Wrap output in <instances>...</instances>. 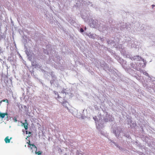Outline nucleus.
<instances>
[{
    "mask_svg": "<svg viewBox=\"0 0 155 155\" xmlns=\"http://www.w3.org/2000/svg\"><path fill=\"white\" fill-rule=\"evenodd\" d=\"M28 147L30 148L31 150H32V152H33V149L35 151L37 150V147L33 144L31 145L30 146H28Z\"/></svg>",
    "mask_w": 155,
    "mask_h": 155,
    "instance_id": "obj_1",
    "label": "nucleus"
},
{
    "mask_svg": "<svg viewBox=\"0 0 155 155\" xmlns=\"http://www.w3.org/2000/svg\"><path fill=\"white\" fill-rule=\"evenodd\" d=\"M25 122L22 123V124L24 126V128L26 130H27L28 129V124L27 123V120H25Z\"/></svg>",
    "mask_w": 155,
    "mask_h": 155,
    "instance_id": "obj_2",
    "label": "nucleus"
},
{
    "mask_svg": "<svg viewBox=\"0 0 155 155\" xmlns=\"http://www.w3.org/2000/svg\"><path fill=\"white\" fill-rule=\"evenodd\" d=\"M25 122L22 123V124L24 126V128L26 130H27L28 129V124L27 123V120H25Z\"/></svg>",
    "mask_w": 155,
    "mask_h": 155,
    "instance_id": "obj_3",
    "label": "nucleus"
},
{
    "mask_svg": "<svg viewBox=\"0 0 155 155\" xmlns=\"http://www.w3.org/2000/svg\"><path fill=\"white\" fill-rule=\"evenodd\" d=\"M11 139L12 137H10V139H9V137L7 136L5 138V141L6 143H8L10 142V140Z\"/></svg>",
    "mask_w": 155,
    "mask_h": 155,
    "instance_id": "obj_4",
    "label": "nucleus"
},
{
    "mask_svg": "<svg viewBox=\"0 0 155 155\" xmlns=\"http://www.w3.org/2000/svg\"><path fill=\"white\" fill-rule=\"evenodd\" d=\"M8 114L7 113H1L0 114V117L3 118L5 117V115H7Z\"/></svg>",
    "mask_w": 155,
    "mask_h": 155,
    "instance_id": "obj_5",
    "label": "nucleus"
},
{
    "mask_svg": "<svg viewBox=\"0 0 155 155\" xmlns=\"http://www.w3.org/2000/svg\"><path fill=\"white\" fill-rule=\"evenodd\" d=\"M35 153L36 154H38V155H41V153H42L41 151H38V152H37V150H35Z\"/></svg>",
    "mask_w": 155,
    "mask_h": 155,
    "instance_id": "obj_6",
    "label": "nucleus"
},
{
    "mask_svg": "<svg viewBox=\"0 0 155 155\" xmlns=\"http://www.w3.org/2000/svg\"><path fill=\"white\" fill-rule=\"evenodd\" d=\"M1 101H2V102H6L7 103H8V101L7 99H4Z\"/></svg>",
    "mask_w": 155,
    "mask_h": 155,
    "instance_id": "obj_7",
    "label": "nucleus"
},
{
    "mask_svg": "<svg viewBox=\"0 0 155 155\" xmlns=\"http://www.w3.org/2000/svg\"><path fill=\"white\" fill-rule=\"evenodd\" d=\"M66 102L65 101H64V102H63L61 103V104H62L63 106H65V104L66 103Z\"/></svg>",
    "mask_w": 155,
    "mask_h": 155,
    "instance_id": "obj_8",
    "label": "nucleus"
},
{
    "mask_svg": "<svg viewBox=\"0 0 155 155\" xmlns=\"http://www.w3.org/2000/svg\"><path fill=\"white\" fill-rule=\"evenodd\" d=\"M27 143L28 144V145H29V146H30L32 144H31L30 143V140L28 141V142Z\"/></svg>",
    "mask_w": 155,
    "mask_h": 155,
    "instance_id": "obj_9",
    "label": "nucleus"
},
{
    "mask_svg": "<svg viewBox=\"0 0 155 155\" xmlns=\"http://www.w3.org/2000/svg\"><path fill=\"white\" fill-rule=\"evenodd\" d=\"M84 30L82 28H81L80 29V31L81 32H84Z\"/></svg>",
    "mask_w": 155,
    "mask_h": 155,
    "instance_id": "obj_10",
    "label": "nucleus"
},
{
    "mask_svg": "<svg viewBox=\"0 0 155 155\" xmlns=\"http://www.w3.org/2000/svg\"><path fill=\"white\" fill-rule=\"evenodd\" d=\"M58 98H61V97L60 96H59V95H58Z\"/></svg>",
    "mask_w": 155,
    "mask_h": 155,
    "instance_id": "obj_11",
    "label": "nucleus"
},
{
    "mask_svg": "<svg viewBox=\"0 0 155 155\" xmlns=\"http://www.w3.org/2000/svg\"><path fill=\"white\" fill-rule=\"evenodd\" d=\"M152 7H154V6H155V5H152Z\"/></svg>",
    "mask_w": 155,
    "mask_h": 155,
    "instance_id": "obj_12",
    "label": "nucleus"
},
{
    "mask_svg": "<svg viewBox=\"0 0 155 155\" xmlns=\"http://www.w3.org/2000/svg\"><path fill=\"white\" fill-rule=\"evenodd\" d=\"M15 120V122H16L17 120L16 119Z\"/></svg>",
    "mask_w": 155,
    "mask_h": 155,
    "instance_id": "obj_13",
    "label": "nucleus"
},
{
    "mask_svg": "<svg viewBox=\"0 0 155 155\" xmlns=\"http://www.w3.org/2000/svg\"><path fill=\"white\" fill-rule=\"evenodd\" d=\"M28 133H29V134H31V133L30 132H29Z\"/></svg>",
    "mask_w": 155,
    "mask_h": 155,
    "instance_id": "obj_14",
    "label": "nucleus"
},
{
    "mask_svg": "<svg viewBox=\"0 0 155 155\" xmlns=\"http://www.w3.org/2000/svg\"><path fill=\"white\" fill-rule=\"evenodd\" d=\"M56 93H57V92H56L55 93V94H56Z\"/></svg>",
    "mask_w": 155,
    "mask_h": 155,
    "instance_id": "obj_15",
    "label": "nucleus"
},
{
    "mask_svg": "<svg viewBox=\"0 0 155 155\" xmlns=\"http://www.w3.org/2000/svg\"><path fill=\"white\" fill-rule=\"evenodd\" d=\"M26 134H27V131H26Z\"/></svg>",
    "mask_w": 155,
    "mask_h": 155,
    "instance_id": "obj_16",
    "label": "nucleus"
}]
</instances>
